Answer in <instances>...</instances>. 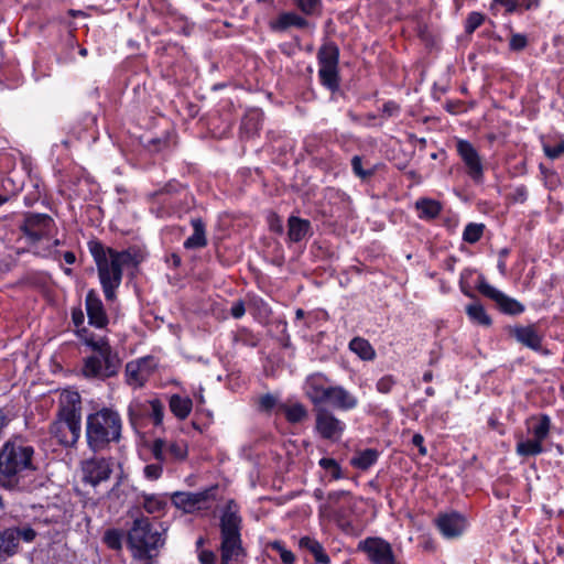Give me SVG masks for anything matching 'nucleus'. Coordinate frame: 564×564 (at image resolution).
<instances>
[{
	"mask_svg": "<svg viewBox=\"0 0 564 564\" xmlns=\"http://www.w3.org/2000/svg\"><path fill=\"white\" fill-rule=\"evenodd\" d=\"M64 260H65L67 263L72 264V263H74V262H75V254H74L73 252H65V253H64Z\"/></svg>",
	"mask_w": 564,
	"mask_h": 564,
	"instance_id": "nucleus-58",
	"label": "nucleus"
},
{
	"mask_svg": "<svg viewBox=\"0 0 564 564\" xmlns=\"http://www.w3.org/2000/svg\"><path fill=\"white\" fill-rule=\"evenodd\" d=\"M279 22L285 28L289 25H301L303 20L296 14L285 13L280 17Z\"/></svg>",
	"mask_w": 564,
	"mask_h": 564,
	"instance_id": "nucleus-47",
	"label": "nucleus"
},
{
	"mask_svg": "<svg viewBox=\"0 0 564 564\" xmlns=\"http://www.w3.org/2000/svg\"><path fill=\"white\" fill-rule=\"evenodd\" d=\"M230 313L235 318H240L245 315L246 308L242 301H237L232 304Z\"/></svg>",
	"mask_w": 564,
	"mask_h": 564,
	"instance_id": "nucleus-52",
	"label": "nucleus"
},
{
	"mask_svg": "<svg viewBox=\"0 0 564 564\" xmlns=\"http://www.w3.org/2000/svg\"><path fill=\"white\" fill-rule=\"evenodd\" d=\"M273 547L278 550L281 561L284 564H293L294 563L295 556L291 551L284 549L280 543H274Z\"/></svg>",
	"mask_w": 564,
	"mask_h": 564,
	"instance_id": "nucleus-46",
	"label": "nucleus"
},
{
	"mask_svg": "<svg viewBox=\"0 0 564 564\" xmlns=\"http://www.w3.org/2000/svg\"><path fill=\"white\" fill-rule=\"evenodd\" d=\"M74 324L79 327L84 323V313L82 310H74L72 313Z\"/></svg>",
	"mask_w": 564,
	"mask_h": 564,
	"instance_id": "nucleus-56",
	"label": "nucleus"
},
{
	"mask_svg": "<svg viewBox=\"0 0 564 564\" xmlns=\"http://www.w3.org/2000/svg\"><path fill=\"white\" fill-rule=\"evenodd\" d=\"M511 334L519 343L531 349H539L541 346L542 336L533 325L514 327Z\"/></svg>",
	"mask_w": 564,
	"mask_h": 564,
	"instance_id": "nucleus-23",
	"label": "nucleus"
},
{
	"mask_svg": "<svg viewBox=\"0 0 564 564\" xmlns=\"http://www.w3.org/2000/svg\"><path fill=\"white\" fill-rule=\"evenodd\" d=\"M166 446L167 454H170L174 459L181 460L184 459L187 455V445L183 441L166 443Z\"/></svg>",
	"mask_w": 564,
	"mask_h": 564,
	"instance_id": "nucleus-36",
	"label": "nucleus"
},
{
	"mask_svg": "<svg viewBox=\"0 0 564 564\" xmlns=\"http://www.w3.org/2000/svg\"><path fill=\"white\" fill-rule=\"evenodd\" d=\"M50 432L61 445L72 446L80 436V420L58 415L57 420L52 423Z\"/></svg>",
	"mask_w": 564,
	"mask_h": 564,
	"instance_id": "nucleus-14",
	"label": "nucleus"
},
{
	"mask_svg": "<svg viewBox=\"0 0 564 564\" xmlns=\"http://www.w3.org/2000/svg\"><path fill=\"white\" fill-rule=\"evenodd\" d=\"M349 348L352 352L358 355L362 360H372L376 357V351L370 343L364 338L356 337L349 343Z\"/></svg>",
	"mask_w": 564,
	"mask_h": 564,
	"instance_id": "nucleus-32",
	"label": "nucleus"
},
{
	"mask_svg": "<svg viewBox=\"0 0 564 564\" xmlns=\"http://www.w3.org/2000/svg\"><path fill=\"white\" fill-rule=\"evenodd\" d=\"M113 462L104 457H93L82 463L83 480L93 487L109 479Z\"/></svg>",
	"mask_w": 564,
	"mask_h": 564,
	"instance_id": "nucleus-10",
	"label": "nucleus"
},
{
	"mask_svg": "<svg viewBox=\"0 0 564 564\" xmlns=\"http://www.w3.org/2000/svg\"><path fill=\"white\" fill-rule=\"evenodd\" d=\"M412 443L414 446H416L419 448V452L421 455H426L427 451H426V447L424 446V438L421 434H414L413 437H412Z\"/></svg>",
	"mask_w": 564,
	"mask_h": 564,
	"instance_id": "nucleus-54",
	"label": "nucleus"
},
{
	"mask_svg": "<svg viewBox=\"0 0 564 564\" xmlns=\"http://www.w3.org/2000/svg\"><path fill=\"white\" fill-rule=\"evenodd\" d=\"M372 564H399L390 543L380 538H368L359 543Z\"/></svg>",
	"mask_w": 564,
	"mask_h": 564,
	"instance_id": "nucleus-11",
	"label": "nucleus"
},
{
	"mask_svg": "<svg viewBox=\"0 0 564 564\" xmlns=\"http://www.w3.org/2000/svg\"><path fill=\"white\" fill-rule=\"evenodd\" d=\"M33 448L21 440L8 441L0 452V475L8 478L32 468Z\"/></svg>",
	"mask_w": 564,
	"mask_h": 564,
	"instance_id": "nucleus-6",
	"label": "nucleus"
},
{
	"mask_svg": "<svg viewBox=\"0 0 564 564\" xmlns=\"http://www.w3.org/2000/svg\"><path fill=\"white\" fill-rule=\"evenodd\" d=\"M58 415L80 420V395L78 392L64 390L61 393Z\"/></svg>",
	"mask_w": 564,
	"mask_h": 564,
	"instance_id": "nucleus-22",
	"label": "nucleus"
},
{
	"mask_svg": "<svg viewBox=\"0 0 564 564\" xmlns=\"http://www.w3.org/2000/svg\"><path fill=\"white\" fill-rule=\"evenodd\" d=\"M279 410L285 415L290 423H300L307 417V410L299 402L281 404Z\"/></svg>",
	"mask_w": 564,
	"mask_h": 564,
	"instance_id": "nucleus-30",
	"label": "nucleus"
},
{
	"mask_svg": "<svg viewBox=\"0 0 564 564\" xmlns=\"http://www.w3.org/2000/svg\"><path fill=\"white\" fill-rule=\"evenodd\" d=\"M165 543L163 533L153 530L150 520L140 514L133 519L127 534V544L132 557L150 562L158 554V550Z\"/></svg>",
	"mask_w": 564,
	"mask_h": 564,
	"instance_id": "nucleus-4",
	"label": "nucleus"
},
{
	"mask_svg": "<svg viewBox=\"0 0 564 564\" xmlns=\"http://www.w3.org/2000/svg\"><path fill=\"white\" fill-rule=\"evenodd\" d=\"M436 524L444 538L455 539L464 533L468 523L463 514L452 511L440 514Z\"/></svg>",
	"mask_w": 564,
	"mask_h": 564,
	"instance_id": "nucleus-18",
	"label": "nucleus"
},
{
	"mask_svg": "<svg viewBox=\"0 0 564 564\" xmlns=\"http://www.w3.org/2000/svg\"><path fill=\"white\" fill-rule=\"evenodd\" d=\"M22 228L32 242L43 239L50 241L54 229V221L47 215H30L26 217Z\"/></svg>",
	"mask_w": 564,
	"mask_h": 564,
	"instance_id": "nucleus-15",
	"label": "nucleus"
},
{
	"mask_svg": "<svg viewBox=\"0 0 564 564\" xmlns=\"http://www.w3.org/2000/svg\"><path fill=\"white\" fill-rule=\"evenodd\" d=\"M433 376H432V372L431 371H427L423 375V380L425 382H430L432 380Z\"/></svg>",
	"mask_w": 564,
	"mask_h": 564,
	"instance_id": "nucleus-60",
	"label": "nucleus"
},
{
	"mask_svg": "<svg viewBox=\"0 0 564 564\" xmlns=\"http://www.w3.org/2000/svg\"><path fill=\"white\" fill-rule=\"evenodd\" d=\"M240 522V517L228 506L220 519V564H239L243 556Z\"/></svg>",
	"mask_w": 564,
	"mask_h": 564,
	"instance_id": "nucleus-5",
	"label": "nucleus"
},
{
	"mask_svg": "<svg viewBox=\"0 0 564 564\" xmlns=\"http://www.w3.org/2000/svg\"><path fill=\"white\" fill-rule=\"evenodd\" d=\"M479 292L496 302L499 308L507 314L517 315L524 311V306L517 300L509 297L495 286L481 280L478 284Z\"/></svg>",
	"mask_w": 564,
	"mask_h": 564,
	"instance_id": "nucleus-16",
	"label": "nucleus"
},
{
	"mask_svg": "<svg viewBox=\"0 0 564 564\" xmlns=\"http://www.w3.org/2000/svg\"><path fill=\"white\" fill-rule=\"evenodd\" d=\"M527 196H528V192H527L525 187L521 186V187H517L514 189L513 199L516 202L523 203L527 199Z\"/></svg>",
	"mask_w": 564,
	"mask_h": 564,
	"instance_id": "nucleus-55",
	"label": "nucleus"
},
{
	"mask_svg": "<svg viewBox=\"0 0 564 564\" xmlns=\"http://www.w3.org/2000/svg\"><path fill=\"white\" fill-rule=\"evenodd\" d=\"M152 454L155 459L163 462L167 454L166 442L163 440H155L152 445Z\"/></svg>",
	"mask_w": 564,
	"mask_h": 564,
	"instance_id": "nucleus-42",
	"label": "nucleus"
},
{
	"mask_svg": "<svg viewBox=\"0 0 564 564\" xmlns=\"http://www.w3.org/2000/svg\"><path fill=\"white\" fill-rule=\"evenodd\" d=\"M314 496H315L317 499H322V498H323V492H322V490H319V489L315 490Z\"/></svg>",
	"mask_w": 564,
	"mask_h": 564,
	"instance_id": "nucleus-61",
	"label": "nucleus"
},
{
	"mask_svg": "<svg viewBox=\"0 0 564 564\" xmlns=\"http://www.w3.org/2000/svg\"><path fill=\"white\" fill-rule=\"evenodd\" d=\"M540 4L541 0H492L491 9L502 7L506 13L511 14L523 10H535Z\"/></svg>",
	"mask_w": 564,
	"mask_h": 564,
	"instance_id": "nucleus-24",
	"label": "nucleus"
},
{
	"mask_svg": "<svg viewBox=\"0 0 564 564\" xmlns=\"http://www.w3.org/2000/svg\"><path fill=\"white\" fill-rule=\"evenodd\" d=\"M122 419L112 408H102L86 419V440L94 452L107 449L121 438Z\"/></svg>",
	"mask_w": 564,
	"mask_h": 564,
	"instance_id": "nucleus-3",
	"label": "nucleus"
},
{
	"mask_svg": "<svg viewBox=\"0 0 564 564\" xmlns=\"http://www.w3.org/2000/svg\"><path fill=\"white\" fill-rule=\"evenodd\" d=\"M416 210L420 218L431 219L435 218L441 212V204L437 200L422 198L415 203Z\"/></svg>",
	"mask_w": 564,
	"mask_h": 564,
	"instance_id": "nucleus-31",
	"label": "nucleus"
},
{
	"mask_svg": "<svg viewBox=\"0 0 564 564\" xmlns=\"http://www.w3.org/2000/svg\"><path fill=\"white\" fill-rule=\"evenodd\" d=\"M315 430L325 440L339 441L346 424L336 417L330 411L319 408L316 410Z\"/></svg>",
	"mask_w": 564,
	"mask_h": 564,
	"instance_id": "nucleus-12",
	"label": "nucleus"
},
{
	"mask_svg": "<svg viewBox=\"0 0 564 564\" xmlns=\"http://www.w3.org/2000/svg\"><path fill=\"white\" fill-rule=\"evenodd\" d=\"M332 387L324 375L313 373L305 380L304 392L315 405H318L326 402Z\"/></svg>",
	"mask_w": 564,
	"mask_h": 564,
	"instance_id": "nucleus-19",
	"label": "nucleus"
},
{
	"mask_svg": "<svg viewBox=\"0 0 564 564\" xmlns=\"http://www.w3.org/2000/svg\"><path fill=\"white\" fill-rule=\"evenodd\" d=\"M456 149L467 169L468 175L474 181H480L482 178L484 167L481 159L474 145L466 140H458L456 142Z\"/></svg>",
	"mask_w": 564,
	"mask_h": 564,
	"instance_id": "nucleus-17",
	"label": "nucleus"
},
{
	"mask_svg": "<svg viewBox=\"0 0 564 564\" xmlns=\"http://www.w3.org/2000/svg\"><path fill=\"white\" fill-rule=\"evenodd\" d=\"M310 221L297 217L289 219V238L291 241L297 242L304 239L310 231Z\"/></svg>",
	"mask_w": 564,
	"mask_h": 564,
	"instance_id": "nucleus-28",
	"label": "nucleus"
},
{
	"mask_svg": "<svg viewBox=\"0 0 564 564\" xmlns=\"http://www.w3.org/2000/svg\"><path fill=\"white\" fill-rule=\"evenodd\" d=\"M528 433L531 438H520L516 452L520 456H536L543 452V441L547 437L551 427V420L547 415L531 417L527 422Z\"/></svg>",
	"mask_w": 564,
	"mask_h": 564,
	"instance_id": "nucleus-7",
	"label": "nucleus"
},
{
	"mask_svg": "<svg viewBox=\"0 0 564 564\" xmlns=\"http://www.w3.org/2000/svg\"><path fill=\"white\" fill-rule=\"evenodd\" d=\"M319 466L332 473L333 478L338 479L340 477V468L337 462L333 458H322Z\"/></svg>",
	"mask_w": 564,
	"mask_h": 564,
	"instance_id": "nucleus-41",
	"label": "nucleus"
},
{
	"mask_svg": "<svg viewBox=\"0 0 564 564\" xmlns=\"http://www.w3.org/2000/svg\"><path fill=\"white\" fill-rule=\"evenodd\" d=\"M301 545L310 550L317 563L328 564L330 562L329 556L324 552L323 546L317 541L310 538H303L301 540Z\"/></svg>",
	"mask_w": 564,
	"mask_h": 564,
	"instance_id": "nucleus-34",
	"label": "nucleus"
},
{
	"mask_svg": "<svg viewBox=\"0 0 564 564\" xmlns=\"http://www.w3.org/2000/svg\"><path fill=\"white\" fill-rule=\"evenodd\" d=\"M484 20H485V18L481 13L471 12L466 20V25H465L466 32L473 33L477 28H479L482 24Z\"/></svg>",
	"mask_w": 564,
	"mask_h": 564,
	"instance_id": "nucleus-40",
	"label": "nucleus"
},
{
	"mask_svg": "<svg viewBox=\"0 0 564 564\" xmlns=\"http://www.w3.org/2000/svg\"><path fill=\"white\" fill-rule=\"evenodd\" d=\"M79 54H80L82 56H86V55H87V50H86V48H82V50L79 51Z\"/></svg>",
	"mask_w": 564,
	"mask_h": 564,
	"instance_id": "nucleus-64",
	"label": "nucleus"
},
{
	"mask_svg": "<svg viewBox=\"0 0 564 564\" xmlns=\"http://www.w3.org/2000/svg\"><path fill=\"white\" fill-rule=\"evenodd\" d=\"M198 561L200 564H215L216 555L212 551L203 550L198 553Z\"/></svg>",
	"mask_w": 564,
	"mask_h": 564,
	"instance_id": "nucleus-50",
	"label": "nucleus"
},
{
	"mask_svg": "<svg viewBox=\"0 0 564 564\" xmlns=\"http://www.w3.org/2000/svg\"><path fill=\"white\" fill-rule=\"evenodd\" d=\"M303 316H304V311H303V310H301V308H299V310L296 311V318H302Z\"/></svg>",
	"mask_w": 564,
	"mask_h": 564,
	"instance_id": "nucleus-62",
	"label": "nucleus"
},
{
	"mask_svg": "<svg viewBox=\"0 0 564 564\" xmlns=\"http://www.w3.org/2000/svg\"><path fill=\"white\" fill-rule=\"evenodd\" d=\"M482 231H484V225L469 224L465 227V230L463 232V239L466 242L475 243L481 238Z\"/></svg>",
	"mask_w": 564,
	"mask_h": 564,
	"instance_id": "nucleus-35",
	"label": "nucleus"
},
{
	"mask_svg": "<svg viewBox=\"0 0 564 564\" xmlns=\"http://www.w3.org/2000/svg\"><path fill=\"white\" fill-rule=\"evenodd\" d=\"M86 311L90 325L104 328L108 324L104 304L95 291H89L86 295Z\"/></svg>",
	"mask_w": 564,
	"mask_h": 564,
	"instance_id": "nucleus-20",
	"label": "nucleus"
},
{
	"mask_svg": "<svg viewBox=\"0 0 564 564\" xmlns=\"http://www.w3.org/2000/svg\"><path fill=\"white\" fill-rule=\"evenodd\" d=\"M295 2L305 13L314 12L319 4V0H295Z\"/></svg>",
	"mask_w": 564,
	"mask_h": 564,
	"instance_id": "nucleus-48",
	"label": "nucleus"
},
{
	"mask_svg": "<svg viewBox=\"0 0 564 564\" xmlns=\"http://www.w3.org/2000/svg\"><path fill=\"white\" fill-rule=\"evenodd\" d=\"M466 314L475 324L481 326H489L491 324V318L486 313L484 306L477 302L466 306Z\"/></svg>",
	"mask_w": 564,
	"mask_h": 564,
	"instance_id": "nucleus-33",
	"label": "nucleus"
},
{
	"mask_svg": "<svg viewBox=\"0 0 564 564\" xmlns=\"http://www.w3.org/2000/svg\"><path fill=\"white\" fill-rule=\"evenodd\" d=\"M528 44L527 36L524 34L514 33L510 37L509 47L512 51H521Z\"/></svg>",
	"mask_w": 564,
	"mask_h": 564,
	"instance_id": "nucleus-44",
	"label": "nucleus"
},
{
	"mask_svg": "<svg viewBox=\"0 0 564 564\" xmlns=\"http://www.w3.org/2000/svg\"><path fill=\"white\" fill-rule=\"evenodd\" d=\"M193 408V402L189 398L173 394L170 398V409L172 413L180 420H185Z\"/></svg>",
	"mask_w": 564,
	"mask_h": 564,
	"instance_id": "nucleus-27",
	"label": "nucleus"
},
{
	"mask_svg": "<svg viewBox=\"0 0 564 564\" xmlns=\"http://www.w3.org/2000/svg\"><path fill=\"white\" fill-rule=\"evenodd\" d=\"M193 234L185 240L184 247L187 249L202 248L206 245L205 227L199 218L192 219Z\"/></svg>",
	"mask_w": 564,
	"mask_h": 564,
	"instance_id": "nucleus-26",
	"label": "nucleus"
},
{
	"mask_svg": "<svg viewBox=\"0 0 564 564\" xmlns=\"http://www.w3.org/2000/svg\"><path fill=\"white\" fill-rule=\"evenodd\" d=\"M543 151L547 158L551 160H555L561 158L564 154V140L558 141L556 144L551 145L549 143H543Z\"/></svg>",
	"mask_w": 564,
	"mask_h": 564,
	"instance_id": "nucleus-39",
	"label": "nucleus"
},
{
	"mask_svg": "<svg viewBox=\"0 0 564 564\" xmlns=\"http://www.w3.org/2000/svg\"><path fill=\"white\" fill-rule=\"evenodd\" d=\"M275 404L276 399L271 394H267L260 398V406L264 410H271Z\"/></svg>",
	"mask_w": 564,
	"mask_h": 564,
	"instance_id": "nucleus-53",
	"label": "nucleus"
},
{
	"mask_svg": "<svg viewBox=\"0 0 564 564\" xmlns=\"http://www.w3.org/2000/svg\"><path fill=\"white\" fill-rule=\"evenodd\" d=\"M36 536L30 527L9 528L0 532V562L13 556L18 552L19 540L32 542Z\"/></svg>",
	"mask_w": 564,
	"mask_h": 564,
	"instance_id": "nucleus-8",
	"label": "nucleus"
},
{
	"mask_svg": "<svg viewBox=\"0 0 564 564\" xmlns=\"http://www.w3.org/2000/svg\"><path fill=\"white\" fill-rule=\"evenodd\" d=\"M394 384H395V379L392 376L387 375L378 380L377 390L380 393H389Z\"/></svg>",
	"mask_w": 564,
	"mask_h": 564,
	"instance_id": "nucleus-43",
	"label": "nucleus"
},
{
	"mask_svg": "<svg viewBox=\"0 0 564 564\" xmlns=\"http://www.w3.org/2000/svg\"><path fill=\"white\" fill-rule=\"evenodd\" d=\"M156 368V361L153 357L147 356L126 365V380L129 386L140 388L150 378Z\"/></svg>",
	"mask_w": 564,
	"mask_h": 564,
	"instance_id": "nucleus-13",
	"label": "nucleus"
},
{
	"mask_svg": "<svg viewBox=\"0 0 564 564\" xmlns=\"http://www.w3.org/2000/svg\"><path fill=\"white\" fill-rule=\"evenodd\" d=\"M77 335L94 351L84 358L82 375L87 379L100 380L115 377L121 367V359L110 346L108 338L94 334L86 327L79 328Z\"/></svg>",
	"mask_w": 564,
	"mask_h": 564,
	"instance_id": "nucleus-1",
	"label": "nucleus"
},
{
	"mask_svg": "<svg viewBox=\"0 0 564 564\" xmlns=\"http://www.w3.org/2000/svg\"><path fill=\"white\" fill-rule=\"evenodd\" d=\"M204 544V539L199 538L196 542L197 547H200Z\"/></svg>",
	"mask_w": 564,
	"mask_h": 564,
	"instance_id": "nucleus-63",
	"label": "nucleus"
},
{
	"mask_svg": "<svg viewBox=\"0 0 564 564\" xmlns=\"http://www.w3.org/2000/svg\"><path fill=\"white\" fill-rule=\"evenodd\" d=\"M162 475V467L158 464H150L144 467V476L150 480H156Z\"/></svg>",
	"mask_w": 564,
	"mask_h": 564,
	"instance_id": "nucleus-45",
	"label": "nucleus"
},
{
	"mask_svg": "<svg viewBox=\"0 0 564 564\" xmlns=\"http://www.w3.org/2000/svg\"><path fill=\"white\" fill-rule=\"evenodd\" d=\"M95 259L99 281L107 301L116 299V290L122 281L123 269L134 265V257L129 251H118L95 245L90 248Z\"/></svg>",
	"mask_w": 564,
	"mask_h": 564,
	"instance_id": "nucleus-2",
	"label": "nucleus"
},
{
	"mask_svg": "<svg viewBox=\"0 0 564 564\" xmlns=\"http://www.w3.org/2000/svg\"><path fill=\"white\" fill-rule=\"evenodd\" d=\"M271 228L273 230H276V231H282V224L279 219H275L274 221L271 223Z\"/></svg>",
	"mask_w": 564,
	"mask_h": 564,
	"instance_id": "nucleus-59",
	"label": "nucleus"
},
{
	"mask_svg": "<svg viewBox=\"0 0 564 564\" xmlns=\"http://www.w3.org/2000/svg\"><path fill=\"white\" fill-rule=\"evenodd\" d=\"M178 499H181L182 502H189L192 506H194L197 502V499L194 495H177Z\"/></svg>",
	"mask_w": 564,
	"mask_h": 564,
	"instance_id": "nucleus-57",
	"label": "nucleus"
},
{
	"mask_svg": "<svg viewBox=\"0 0 564 564\" xmlns=\"http://www.w3.org/2000/svg\"><path fill=\"white\" fill-rule=\"evenodd\" d=\"M349 497V494L347 491H333L328 494L327 500H328V508H332L340 500H347Z\"/></svg>",
	"mask_w": 564,
	"mask_h": 564,
	"instance_id": "nucleus-49",
	"label": "nucleus"
},
{
	"mask_svg": "<svg viewBox=\"0 0 564 564\" xmlns=\"http://www.w3.org/2000/svg\"><path fill=\"white\" fill-rule=\"evenodd\" d=\"M318 75L322 83L332 90L336 89L338 87V50L333 45H325L318 53Z\"/></svg>",
	"mask_w": 564,
	"mask_h": 564,
	"instance_id": "nucleus-9",
	"label": "nucleus"
},
{
	"mask_svg": "<svg viewBox=\"0 0 564 564\" xmlns=\"http://www.w3.org/2000/svg\"><path fill=\"white\" fill-rule=\"evenodd\" d=\"M139 501L150 514L163 516L167 509V499L162 495L142 494Z\"/></svg>",
	"mask_w": 564,
	"mask_h": 564,
	"instance_id": "nucleus-25",
	"label": "nucleus"
},
{
	"mask_svg": "<svg viewBox=\"0 0 564 564\" xmlns=\"http://www.w3.org/2000/svg\"><path fill=\"white\" fill-rule=\"evenodd\" d=\"M148 410L150 411V415L153 419L154 424L160 425L163 421V404L161 403L160 400L153 399L148 401Z\"/></svg>",
	"mask_w": 564,
	"mask_h": 564,
	"instance_id": "nucleus-38",
	"label": "nucleus"
},
{
	"mask_svg": "<svg viewBox=\"0 0 564 564\" xmlns=\"http://www.w3.org/2000/svg\"><path fill=\"white\" fill-rule=\"evenodd\" d=\"M351 165H352L354 172L358 176H360L362 178L367 177L370 174L369 172H366V171L362 170V167H361V159L359 156H354L352 158Z\"/></svg>",
	"mask_w": 564,
	"mask_h": 564,
	"instance_id": "nucleus-51",
	"label": "nucleus"
},
{
	"mask_svg": "<svg viewBox=\"0 0 564 564\" xmlns=\"http://www.w3.org/2000/svg\"><path fill=\"white\" fill-rule=\"evenodd\" d=\"M104 542L112 550H120L122 546V533L116 529L108 530L104 535Z\"/></svg>",
	"mask_w": 564,
	"mask_h": 564,
	"instance_id": "nucleus-37",
	"label": "nucleus"
},
{
	"mask_svg": "<svg viewBox=\"0 0 564 564\" xmlns=\"http://www.w3.org/2000/svg\"><path fill=\"white\" fill-rule=\"evenodd\" d=\"M379 453L376 449L367 448L359 451L351 458V465L358 469L366 470L371 467L378 459Z\"/></svg>",
	"mask_w": 564,
	"mask_h": 564,
	"instance_id": "nucleus-29",
	"label": "nucleus"
},
{
	"mask_svg": "<svg viewBox=\"0 0 564 564\" xmlns=\"http://www.w3.org/2000/svg\"><path fill=\"white\" fill-rule=\"evenodd\" d=\"M326 402L343 411H349L358 405V399L341 386H333Z\"/></svg>",
	"mask_w": 564,
	"mask_h": 564,
	"instance_id": "nucleus-21",
	"label": "nucleus"
}]
</instances>
